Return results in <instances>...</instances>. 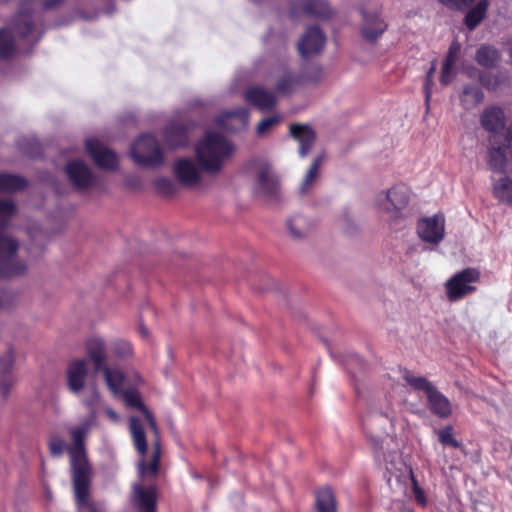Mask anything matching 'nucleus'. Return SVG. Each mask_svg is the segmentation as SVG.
<instances>
[{
	"label": "nucleus",
	"instance_id": "f257e3e1",
	"mask_svg": "<svg viewBox=\"0 0 512 512\" xmlns=\"http://www.w3.org/2000/svg\"><path fill=\"white\" fill-rule=\"evenodd\" d=\"M130 432L134 447L140 455L138 462L139 482L133 484L131 503L138 512H156V487L153 484H145L147 478L155 477L158 473L160 460V446L158 440L153 444L150 456L147 453L145 433L137 417H130Z\"/></svg>",
	"mask_w": 512,
	"mask_h": 512
},
{
	"label": "nucleus",
	"instance_id": "f03ea898",
	"mask_svg": "<svg viewBox=\"0 0 512 512\" xmlns=\"http://www.w3.org/2000/svg\"><path fill=\"white\" fill-rule=\"evenodd\" d=\"M482 127L490 133L491 149L489 152L490 167L497 172L504 173L493 182L492 192L495 185L503 178L512 179L508 174H512V132L505 127V115L503 110L497 106H489L480 116ZM494 197L500 201L495 193Z\"/></svg>",
	"mask_w": 512,
	"mask_h": 512
},
{
	"label": "nucleus",
	"instance_id": "7ed1b4c3",
	"mask_svg": "<svg viewBox=\"0 0 512 512\" xmlns=\"http://www.w3.org/2000/svg\"><path fill=\"white\" fill-rule=\"evenodd\" d=\"M197 162L204 172L216 175L232 157L234 146L222 134L206 131L194 147Z\"/></svg>",
	"mask_w": 512,
	"mask_h": 512
},
{
	"label": "nucleus",
	"instance_id": "20e7f679",
	"mask_svg": "<svg viewBox=\"0 0 512 512\" xmlns=\"http://www.w3.org/2000/svg\"><path fill=\"white\" fill-rule=\"evenodd\" d=\"M410 198L411 190L409 187L404 184H397L379 192L375 198V206L380 213L391 219H396L403 215Z\"/></svg>",
	"mask_w": 512,
	"mask_h": 512
},
{
	"label": "nucleus",
	"instance_id": "39448f33",
	"mask_svg": "<svg viewBox=\"0 0 512 512\" xmlns=\"http://www.w3.org/2000/svg\"><path fill=\"white\" fill-rule=\"evenodd\" d=\"M30 15L20 12L9 29L0 30V57L9 56L14 50V35L37 41Z\"/></svg>",
	"mask_w": 512,
	"mask_h": 512
},
{
	"label": "nucleus",
	"instance_id": "423d86ee",
	"mask_svg": "<svg viewBox=\"0 0 512 512\" xmlns=\"http://www.w3.org/2000/svg\"><path fill=\"white\" fill-rule=\"evenodd\" d=\"M480 273L473 268H467L455 273L445 283L446 297L450 302H457L476 291Z\"/></svg>",
	"mask_w": 512,
	"mask_h": 512
},
{
	"label": "nucleus",
	"instance_id": "0eeeda50",
	"mask_svg": "<svg viewBox=\"0 0 512 512\" xmlns=\"http://www.w3.org/2000/svg\"><path fill=\"white\" fill-rule=\"evenodd\" d=\"M131 156L134 161L143 166H158L163 162V154L154 136H140L132 145Z\"/></svg>",
	"mask_w": 512,
	"mask_h": 512
},
{
	"label": "nucleus",
	"instance_id": "6e6552de",
	"mask_svg": "<svg viewBox=\"0 0 512 512\" xmlns=\"http://www.w3.org/2000/svg\"><path fill=\"white\" fill-rule=\"evenodd\" d=\"M418 237L430 245H438L445 236V217L442 214H435L421 218L416 227Z\"/></svg>",
	"mask_w": 512,
	"mask_h": 512
},
{
	"label": "nucleus",
	"instance_id": "1a4fd4ad",
	"mask_svg": "<svg viewBox=\"0 0 512 512\" xmlns=\"http://www.w3.org/2000/svg\"><path fill=\"white\" fill-rule=\"evenodd\" d=\"M247 173L255 174L256 188L260 193L273 195L278 189V180L270 166L262 160H254L247 166Z\"/></svg>",
	"mask_w": 512,
	"mask_h": 512
},
{
	"label": "nucleus",
	"instance_id": "9d476101",
	"mask_svg": "<svg viewBox=\"0 0 512 512\" xmlns=\"http://www.w3.org/2000/svg\"><path fill=\"white\" fill-rule=\"evenodd\" d=\"M248 123L249 111L244 107L223 111L215 118L216 127L227 131L245 129Z\"/></svg>",
	"mask_w": 512,
	"mask_h": 512
},
{
	"label": "nucleus",
	"instance_id": "9b49d317",
	"mask_svg": "<svg viewBox=\"0 0 512 512\" xmlns=\"http://www.w3.org/2000/svg\"><path fill=\"white\" fill-rule=\"evenodd\" d=\"M89 364L86 359L77 358L69 362L66 369L67 386L74 394H79L85 387Z\"/></svg>",
	"mask_w": 512,
	"mask_h": 512
},
{
	"label": "nucleus",
	"instance_id": "f8f14e48",
	"mask_svg": "<svg viewBox=\"0 0 512 512\" xmlns=\"http://www.w3.org/2000/svg\"><path fill=\"white\" fill-rule=\"evenodd\" d=\"M86 149L99 168L113 170L117 167L118 159L116 154L98 140L92 138L87 139Z\"/></svg>",
	"mask_w": 512,
	"mask_h": 512
},
{
	"label": "nucleus",
	"instance_id": "ddd939ff",
	"mask_svg": "<svg viewBox=\"0 0 512 512\" xmlns=\"http://www.w3.org/2000/svg\"><path fill=\"white\" fill-rule=\"evenodd\" d=\"M201 171V167L190 158H179L173 164L174 175L185 186L191 187L200 183Z\"/></svg>",
	"mask_w": 512,
	"mask_h": 512
},
{
	"label": "nucleus",
	"instance_id": "4468645a",
	"mask_svg": "<svg viewBox=\"0 0 512 512\" xmlns=\"http://www.w3.org/2000/svg\"><path fill=\"white\" fill-rule=\"evenodd\" d=\"M361 14L363 18L361 34L364 39L373 42L384 33L387 25L375 10H362Z\"/></svg>",
	"mask_w": 512,
	"mask_h": 512
},
{
	"label": "nucleus",
	"instance_id": "2eb2a0df",
	"mask_svg": "<svg viewBox=\"0 0 512 512\" xmlns=\"http://www.w3.org/2000/svg\"><path fill=\"white\" fill-rule=\"evenodd\" d=\"M325 37L318 27L309 28L298 43V51L302 57L318 54L324 47Z\"/></svg>",
	"mask_w": 512,
	"mask_h": 512
},
{
	"label": "nucleus",
	"instance_id": "dca6fc26",
	"mask_svg": "<svg viewBox=\"0 0 512 512\" xmlns=\"http://www.w3.org/2000/svg\"><path fill=\"white\" fill-rule=\"evenodd\" d=\"M66 174L71 183L79 189H87L94 182V176L91 170L80 160L68 163L66 166Z\"/></svg>",
	"mask_w": 512,
	"mask_h": 512
},
{
	"label": "nucleus",
	"instance_id": "f3484780",
	"mask_svg": "<svg viewBox=\"0 0 512 512\" xmlns=\"http://www.w3.org/2000/svg\"><path fill=\"white\" fill-rule=\"evenodd\" d=\"M295 13L327 19L333 11L325 0H297L294 4Z\"/></svg>",
	"mask_w": 512,
	"mask_h": 512
},
{
	"label": "nucleus",
	"instance_id": "a211bd4d",
	"mask_svg": "<svg viewBox=\"0 0 512 512\" xmlns=\"http://www.w3.org/2000/svg\"><path fill=\"white\" fill-rule=\"evenodd\" d=\"M244 98L249 104L260 110H268L276 104L275 95L259 86L247 89Z\"/></svg>",
	"mask_w": 512,
	"mask_h": 512
},
{
	"label": "nucleus",
	"instance_id": "6ab92c4d",
	"mask_svg": "<svg viewBox=\"0 0 512 512\" xmlns=\"http://www.w3.org/2000/svg\"><path fill=\"white\" fill-rule=\"evenodd\" d=\"M85 350L96 370L105 366L107 353L104 339L98 336L89 337L85 342Z\"/></svg>",
	"mask_w": 512,
	"mask_h": 512
},
{
	"label": "nucleus",
	"instance_id": "aec40b11",
	"mask_svg": "<svg viewBox=\"0 0 512 512\" xmlns=\"http://www.w3.org/2000/svg\"><path fill=\"white\" fill-rule=\"evenodd\" d=\"M290 133L299 142V155L305 157L315 142V132L307 125L293 124Z\"/></svg>",
	"mask_w": 512,
	"mask_h": 512
},
{
	"label": "nucleus",
	"instance_id": "412c9836",
	"mask_svg": "<svg viewBox=\"0 0 512 512\" xmlns=\"http://www.w3.org/2000/svg\"><path fill=\"white\" fill-rule=\"evenodd\" d=\"M286 226L289 235L293 239L300 240L313 230L315 223L304 215L296 214L287 220Z\"/></svg>",
	"mask_w": 512,
	"mask_h": 512
},
{
	"label": "nucleus",
	"instance_id": "4be33fe9",
	"mask_svg": "<svg viewBox=\"0 0 512 512\" xmlns=\"http://www.w3.org/2000/svg\"><path fill=\"white\" fill-rule=\"evenodd\" d=\"M431 412L440 418H447L452 413L449 399L435 386L426 395Z\"/></svg>",
	"mask_w": 512,
	"mask_h": 512
},
{
	"label": "nucleus",
	"instance_id": "5701e85b",
	"mask_svg": "<svg viewBox=\"0 0 512 512\" xmlns=\"http://www.w3.org/2000/svg\"><path fill=\"white\" fill-rule=\"evenodd\" d=\"M14 363V353L8 349L0 356V391L5 394L14 384L15 379L12 375V367Z\"/></svg>",
	"mask_w": 512,
	"mask_h": 512
},
{
	"label": "nucleus",
	"instance_id": "b1692460",
	"mask_svg": "<svg viewBox=\"0 0 512 512\" xmlns=\"http://www.w3.org/2000/svg\"><path fill=\"white\" fill-rule=\"evenodd\" d=\"M99 371L102 372L105 383L114 396H120L124 390L125 376L123 372L112 366L105 365Z\"/></svg>",
	"mask_w": 512,
	"mask_h": 512
},
{
	"label": "nucleus",
	"instance_id": "393cba45",
	"mask_svg": "<svg viewBox=\"0 0 512 512\" xmlns=\"http://www.w3.org/2000/svg\"><path fill=\"white\" fill-rule=\"evenodd\" d=\"M120 395L123 396L124 401L128 407L137 408L143 413L145 421L147 422L151 430L154 432V434L157 436L158 428L156 422L152 414L143 405L140 395L136 391L128 389L123 390V392Z\"/></svg>",
	"mask_w": 512,
	"mask_h": 512
},
{
	"label": "nucleus",
	"instance_id": "a878e982",
	"mask_svg": "<svg viewBox=\"0 0 512 512\" xmlns=\"http://www.w3.org/2000/svg\"><path fill=\"white\" fill-rule=\"evenodd\" d=\"M324 159V154L318 155L313 159L309 169L307 170L299 186V191L301 194H308L315 187L317 180L320 176V167L324 162Z\"/></svg>",
	"mask_w": 512,
	"mask_h": 512
},
{
	"label": "nucleus",
	"instance_id": "bb28decb",
	"mask_svg": "<svg viewBox=\"0 0 512 512\" xmlns=\"http://www.w3.org/2000/svg\"><path fill=\"white\" fill-rule=\"evenodd\" d=\"M460 45L458 43H452L446 58L443 62L440 82L442 85H448L452 82L455 76V65L457 62Z\"/></svg>",
	"mask_w": 512,
	"mask_h": 512
},
{
	"label": "nucleus",
	"instance_id": "cd10ccee",
	"mask_svg": "<svg viewBox=\"0 0 512 512\" xmlns=\"http://www.w3.org/2000/svg\"><path fill=\"white\" fill-rule=\"evenodd\" d=\"M489 5V0H477V3L467 11L464 23L469 30H474L483 21Z\"/></svg>",
	"mask_w": 512,
	"mask_h": 512
},
{
	"label": "nucleus",
	"instance_id": "c85d7f7f",
	"mask_svg": "<svg viewBox=\"0 0 512 512\" xmlns=\"http://www.w3.org/2000/svg\"><path fill=\"white\" fill-rule=\"evenodd\" d=\"M165 142L170 148L186 146L189 143L187 130L179 125H170L165 131Z\"/></svg>",
	"mask_w": 512,
	"mask_h": 512
},
{
	"label": "nucleus",
	"instance_id": "c756f323",
	"mask_svg": "<svg viewBox=\"0 0 512 512\" xmlns=\"http://www.w3.org/2000/svg\"><path fill=\"white\" fill-rule=\"evenodd\" d=\"M483 99L484 94L481 89L473 85L465 86L460 97L461 104L466 110L476 107Z\"/></svg>",
	"mask_w": 512,
	"mask_h": 512
},
{
	"label": "nucleus",
	"instance_id": "7c9ffc66",
	"mask_svg": "<svg viewBox=\"0 0 512 512\" xmlns=\"http://www.w3.org/2000/svg\"><path fill=\"white\" fill-rule=\"evenodd\" d=\"M401 379L405 381L407 385L415 390L423 391L426 395L434 387L428 379L422 376H417L408 370H401Z\"/></svg>",
	"mask_w": 512,
	"mask_h": 512
},
{
	"label": "nucleus",
	"instance_id": "2f4dec72",
	"mask_svg": "<svg viewBox=\"0 0 512 512\" xmlns=\"http://www.w3.org/2000/svg\"><path fill=\"white\" fill-rule=\"evenodd\" d=\"M316 507L318 512H336L334 495L329 488H321L316 494Z\"/></svg>",
	"mask_w": 512,
	"mask_h": 512
},
{
	"label": "nucleus",
	"instance_id": "473e14b6",
	"mask_svg": "<svg viewBox=\"0 0 512 512\" xmlns=\"http://www.w3.org/2000/svg\"><path fill=\"white\" fill-rule=\"evenodd\" d=\"M477 62L484 67H493L500 60L499 51L488 45L481 46L476 53Z\"/></svg>",
	"mask_w": 512,
	"mask_h": 512
},
{
	"label": "nucleus",
	"instance_id": "72a5a7b5",
	"mask_svg": "<svg viewBox=\"0 0 512 512\" xmlns=\"http://www.w3.org/2000/svg\"><path fill=\"white\" fill-rule=\"evenodd\" d=\"M25 184V180L19 176L0 173V192H14L23 188Z\"/></svg>",
	"mask_w": 512,
	"mask_h": 512
},
{
	"label": "nucleus",
	"instance_id": "f704fd0d",
	"mask_svg": "<svg viewBox=\"0 0 512 512\" xmlns=\"http://www.w3.org/2000/svg\"><path fill=\"white\" fill-rule=\"evenodd\" d=\"M496 197L502 203L512 205V181L508 178L501 179L494 187Z\"/></svg>",
	"mask_w": 512,
	"mask_h": 512
},
{
	"label": "nucleus",
	"instance_id": "c9c22d12",
	"mask_svg": "<svg viewBox=\"0 0 512 512\" xmlns=\"http://www.w3.org/2000/svg\"><path fill=\"white\" fill-rule=\"evenodd\" d=\"M111 351L116 358L128 359L133 356V347L126 339H116L112 342Z\"/></svg>",
	"mask_w": 512,
	"mask_h": 512
},
{
	"label": "nucleus",
	"instance_id": "e433bc0d",
	"mask_svg": "<svg viewBox=\"0 0 512 512\" xmlns=\"http://www.w3.org/2000/svg\"><path fill=\"white\" fill-rule=\"evenodd\" d=\"M18 248L17 242L4 235H0V259H10Z\"/></svg>",
	"mask_w": 512,
	"mask_h": 512
},
{
	"label": "nucleus",
	"instance_id": "4c0bfd02",
	"mask_svg": "<svg viewBox=\"0 0 512 512\" xmlns=\"http://www.w3.org/2000/svg\"><path fill=\"white\" fill-rule=\"evenodd\" d=\"M437 434L438 439L442 444L455 448L459 447V442L454 438L453 428L451 426L438 430Z\"/></svg>",
	"mask_w": 512,
	"mask_h": 512
},
{
	"label": "nucleus",
	"instance_id": "58836bf2",
	"mask_svg": "<svg viewBox=\"0 0 512 512\" xmlns=\"http://www.w3.org/2000/svg\"><path fill=\"white\" fill-rule=\"evenodd\" d=\"M14 213L15 205L12 201H0V227L5 225Z\"/></svg>",
	"mask_w": 512,
	"mask_h": 512
},
{
	"label": "nucleus",
	"instance_id": "ea45409f",
	"mask_svg": "<svg viewBox=\"0 0 512 512\" xmlns=\"http://www.w3.org/2000/svg\"><path fill=\"white\" fill-rule=\"evenodd\" d=\"M296 86V80L290 73H285L277 82V90L282 93L290 92Z\"/></svg>",
	"mask_w": 512,
	"mask_h": 512
},
{
	"label": "nucleus",
	"instance_id": "a19ab883",
	"mask_svg": "<svg viewBox=\"0 0 512 512\" xmlns=\"http://www.w3.org/2000/svg\"><path fill=\"white\" fill-rule=\"evenodd\" d=\"M155 187L163 195H170L175 190L173 181L166 177L157 178L155 180Z\"/></svg>",
	"mask_w": 512,
	"mask_h": 512
},
{
	"label": "nucleus",
	"instance_id": "79ce46f5",
	"mask_svg": "<svg viewBox=\"0 0 512 512\" xmlns=\"http://www.w3.org/2000/svg\"><path fill=\"white\" fill-rule=\"evenodd\" d=\"M49 449L52 455L60 456L66 449V442L59 436H53L49 442Z\"/></svg>",
	"mask_w": 512,
	"mask_h": 512
},
{
	"label": "nucleus",
	"instance_id": "37998d69",
	"mask_svg": "<svg viewBox=\"0 0 512 512\" xmlns=\"http://www.w3.org/2000/svg\"><path fill=\"white\" fill-rule=\"evenodd\" d=\"M280 121L279 116H271L264 118L258 125H257V133L258 135L265 134L268 130H270L272 127H274L278 122Z\"/></svg>",
	"mask_w": 512,
	"mask_h": 512
},
{
	"label": "nucleus",
	"instance_id": "c03bdc74",
	"mask_svg": "<svg viewBox=\"0 0 512 512\" xmlns=\"http://www.w3.org/2000/svg\"><path fill=\"white\" fill-rule=\"evenodd\" d=\"M436 71L435 63L432 64L430 69L427 72L425 83H424V92H425V100L428 102L431 98L432 94V86H433V76Z\"/></svg>",
	"mask_w": 512,
	"mask_h": 512
},
{
	"label": "nucleus",
	"instance_id": "a18cd8bd",
	"mask_svg": "<svg viewBox=\"0 0 512 512\" xmlns=\"http://www.w3.org/2000/svg\"><path fill=\"white\" fill-rule=\"evenodd\" d=\"M409 477L411 478V481L413 483V494H414L415 500L417 501V503L419 505L426 506L427 499H426L424 491L418 486V484L414 480L411 472H409Z\"/></svg>",
	"mask_w": 512,
	"mask_h": 512
},
{
	"label": "nucleus",
	"instance_id": "49530a36",
	"mask_svg": "<svg viewBox=\"0 0 512 512\" xmlns=\"http://www.w3.org/2000/svg\"><path fill=\"white\" fill-rule=\"evenodd\" d=\"M371 442L373 444V447L375 449V458L377 461H386V457L384 455V453H382V449H383V440H381L380 442L378 441V439H376L374 436H371Z\"/></svg>",
	"mask_w": 512,
	"mask_h": 512
},
{
	"label": "nucleus",
	"instance_id": "de8ad7c7",
	"mask_svg": "<svg viewBox=\"0 0 512 512\" xmlns=\"http://www.w3.org/2000/svg\"><path fill=\"white\" fill-rule=\"evenodd\" d=\"M25 268H26V266L24 264H18L15 267L9 268L7 271L1 272V274L3 276L17 275V274H20L21 272H23L25 270Z\"/></svg>",
	"mask_w": 512,
	"mask_h": 512
},
{
	"label": "nucleus",
	"instance_id": "09e8293b",
	"mask_svg": "<svg viewBox=\"0 0 512 512\" xmlns=\"http://www.w3.org/2000/svg\"><path fill=\"white\" fill-rule=\"evenodd\" d=\"M104 412H105L106 416L109 418L110 421H112L114 423H118L120 421V416L112 408L105 407L104 408Z\"/></svg>",
	"mask_w": 512,
	"mask_h": 512
},
{
	"label": "nucleus",
	"instance_id": "8fccbe9b",
	"mask_svg": "<svg viewBox=\"0 0 512 512\" xmlns=\"http://www.w3.org/2000/svg\"><path fill=\"white\" fill-rule=\"evenodd\" d=\"M45 8H50L60 4L63 0H41Z\"/></svg>",
	"mask_w": 512,
	"mask_h": 512
},
{
	"label": "nucleus",
	"instance_id": "3c124183",
	"mask_svg": "<svg viewBox=\"0 0 512 512\" xmlns=\"http://www.w3.org/2000/svg\"><path fill=\"white\" fill-rule=\"evenodd\" d=\"M138 332L141 335V337H143V338L149 337V331H148L147 327H145L142 323L139 324Z\"/></svg>",
	"mask_w": 512,
	"mask_h": 512
},
{
	"label": "nucleus",
	"instance_id": "603ef678",
	"mask_svg": "<svg viewBox=\"0 0 512 512\" xmlns=\"http://www.w3.org/2000/svg\"><path fill=\"white\" fill-rule=\"evenodd\" d=\"M133 379H134V382L136 384H141L142 383L141 376L138 373H136V372L133 374Z\"/></svg>",
	"mask_w": 512,
	"mask_h": 512
},
{
	"label": "nucleus",
	"instance_id": "864d4df0",
	"mask_svg": "<svg viewBox=\"0 0 512 512\" xmlns=\"http://www.w3.org/2000/svg\"><path fill=\"white\" fill-rule=\"evenodd\" d=\"M481 82L483 85L487 86V87H490V85L485 81L484 78H481Z\"/></svg>",
	"mask_w": 512,
	"mask_h": 512
},
{
	"label": "nucleus",
	"instance_id": "5fc2aeb1",
	"mask_svg": "<svg viewBox=\"0 0 512 512\" xmlns=\"http://www.w3.org/2000/svg\"><path fill=\"white\" fill-rule=\"evenodd\" d=\"M24 1L30 4L33 0H24Z\"/></svg>",
	"mask_w": 512,
	"mask_h": 512
}]
</instances>
